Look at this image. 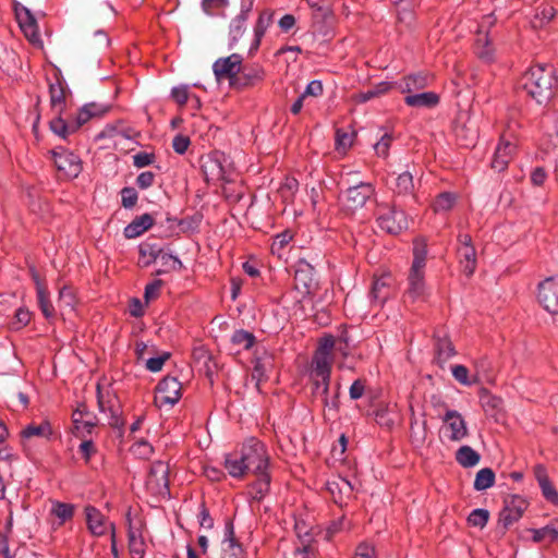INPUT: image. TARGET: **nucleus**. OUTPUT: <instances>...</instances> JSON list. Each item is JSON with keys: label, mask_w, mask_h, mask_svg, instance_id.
<instances>
[{"label": "nucleus", "mask_w": 558, "mask_h": 558, "mask_svg": "<svg viewBox=\"0 0 558 558\" xmlns=\"http://www.w3.org/2000/svg\"><path fill=\"white\" fill-rule=\"evenodd\" d=\"M327 490L331 495L333 501L340 506L352 497L353 485L344 477H333L326 484Z\"/></svg>", "instance_id": "nucleus-18"}, {"label": "nucleus", "mask_w": 558, "mask_h": 558, "mask_svg": "<svg viewBox=\"0 0 558 558\" xmlns=\"http://www.w3.org/2000/svg\"><path fill=\"white\" fill-rule=\"evenodd\" d=\"M390 88H391L390 83L380 82L379 84H377L376 86H374L373 88H371L366 92L355 94L353 96V99L356 102L363 104V102H366L375 97H379V96L386 94Z\"/></svg>", "instance_id": "nucleus-35"}, {"label": "nucleus", "mask_w": 558, "mask_h": 558, "mask_svg": "<svg viewBox=\"0 0 558 558\" xmlns=\"http://www.w3.org/2000/svg\"><path fill=\"white\" fill-rule=\"evenodd\" d=\"M181 383L177 378L165 377L156 388L155 404L158 408H172L181 399Z\"/></svg>", "instance_id": "nucleus-7"}, {"label": "nucleus", "mask_w": 558, "mask_h": 558, "mask_svg": "<svg viewBox=\"0 0 558 558\" xmlns=\"http://www.w3.org/2000/svg\"><path fill=\"white\" fill-rule=\"evenodd\" d=\"M73 424L77 432L90 433L95 427L96 422L89 413H85L83 410L77 409L73 413Z\"/></svg>", "instance_id": "nucleus-34"}, {"label": "nucleus", "mask_w": 558, "mask_h": 558, "mask_svg": "<svg viewBox=\"0 0 558 558\" xmlns=\"http://www.w3.org/2000/svg\"><path fill=\"white\" fill-rule=\"evenodd\" d=\"M229 5V0H203L202 7L206 14L217 15L220 10H225Z\"/></svg>", "instance_id": "nucleus-54"}, {"label": "nucleus", "mask_w": 558, "mask_h": 558, "mask_svg": "<svg viewBox=\"0 0 558 558\" xmlns=\"http://www.w3.org/2000/svg\"><path fill=\"white\" fill-rule=\"evenodd\" d=\"M255 337L252 332L245 330H236L231 337V343L236 348V352L240 350H248L253 347Z\"/></svg>", "instance_id": "nucleus-38"}, {"label": "nucleus", "mask_w": 558, "mask_h": 558, "mask_svg": "<svg viewBox=\"0 0 558 558\" xmlns=\"http://www.w3.org/2000/svg\"><path fill=\"white\" fill-rule=\"evenodd\" d=\"M522 87L537 104L548 102L555 95L557 78L551 65L531 66L522 76Z\"/></svg>", "instance_id": "nucleus-2"}, {"label": "nucleus", "mask_w": 558, "mask_h": 558, "mask_svg": "<svg viewBox=\"0 0 558 558\" xmlns=\"http://www.w3.org/2000/svg\"><path fill=\"white\" fill-rule=\"evenodd\" d=\"M399 193H407L413 187V177L410 172H403L397 178Z\"/></svg>", "instance_id": "nucleus-60"}, {"label": "nucleus", "mask_w": 558, "mask_h": 558, "mask_svg": "<svg viewBox=\"0 0 558 558\" xmlns=\"http://www.w3.org/2000/svg\"><path fill=\"white\" fill-rule=\"evenodd\" d=\"M399 88L402 94H408L404 100L409 106H418V94H415V92L418 89V81L415 75L405 77L399 84Z\"/></svg>", "instance_id": "nucleus-28"}, {"label": "nucleus", "mask_w": 558, "mask_h": 558, "mask_svg": "<svg viewBox=\"0 0 558 558\" xmlns=\"http://www.w3.org/2000/svg\"><path fill=\"white\" fill-rule=\"evenodd\" d=\"M527 509V501L521 496H512L506 500V505L500 512L499 521L505 527H509L517 522Z\"/></svg>", "instance_id": "nucleus-15"}, {"label": "nucleus", "mask_w": 558, "mask_h": 558, "mask_svg": "<svg viewBox=\"0 0 558 558\" xmlns=\"http://www.w3.org/2000/svg\"><path fill=\"white\" fill-rule=\"evenodd\" d=\"M243 554L241 545L234 538L233 526L227 524L223 539L221 541L220 558H241Z\"/></svg>", "instance_id": "nucleus-21"}, {"label": "nucleus", "mask_w": 558, "mask_h": 558, "mask_svg": "<svg viewBox=\"0 0 558 558\" xmlns=\"http://www.w3.org/2000/svg\"><path fill=\"white\" fill-rule=\"evenodd\" d=\"M337 347V339L332 335H325L318 340L317 349L312 359L311 377L313 380V393L319 398L328 411H336L338 408L337 398L329 400V383L331 366L333 363V351Z\"/></svg>", "instance_id": "nucleus-1"}, {"label": "nucleus", "mask_w": 558, "mask_h": 558, "mask_svg": "<svg viewBox=\"0 0 558 558\" xmlns=\"http://www.w3.org/2000/svg\"><path fill=\"white\" fill-rule=\"evenodd\" d=\"M441 433L448 440L458 442L468 437V424L460 412L446 410L441 415Z\"/></svg>", "instance_id": "nucleus-5"}, {"label": "nucleus", "mask_w": 558, "mask_h": 558, "mask_svg": "<svg viewBox=\"0 0 558 558\" xmlns=\"http://www.w3.org/2000/svg\"><path fill=\"white\" fill-rule=\"evenodd\" d=\"M145 541L138 530L129 529V550L132 558H144Z\"/></svg>", "instance_id": "nucleus-31"}, {"label": "nucleus", "mask_w": 558, "mask_h": 558, "mask_svg": "<svg viewBox=\"0 0 558 558\" xmlns=\"http://www.w3.org/2000/svg\"><path fill=\"white\" fill-rule=\"evenodd\" d=\"M52 157L57 169L66 178H77L82 171V161L78 156L63 147L53 149Z\"/></svg>", "instance_id": "nucleus-11"}, {"label": "nucleus", "mask_w": 558, "mask_h": 558, "mask_svg": "<svg viewBox=\"0 0 558 558\" xmlns=\"http://www.w3.org/2000/svg\"><path fill=\"white\" fill-rule=\"evenodd\" d=\"M131 452L141 459H147L153 453V447L146 440L141 439L133 444Z\"/></svg>", "instance_id": "nucleus-55"}, {"label": "nucleus", "mask_w": 558, "mask_h": 558, "mask_svg": "<svg viewBox=\"0 0 558 558\" xmlns=\"http://www.w3.org/2000/svg\"><path fill=\"white\" fill-rule=\"evenodd\" d=\"M392 278L389 274L375 277L371 289V302L381 306L391 295Z\"/></svg>", "instance_id": "nucleus-19"}, {"label": "nucleus", "mask_w": 558, "mask_h": 558, "mask_svg": "<svg viewBox=\"0 0 558 558\" xmlns=\"http://www.w3.org/2000/svg\"><path fill=\"white\" fill-rule=\"evenodd\" d=\"M378 228L390 234H398L408 227V220L402 210L389 206H380L377 216Z\"/></svg>", "instance_id": "nucleus-6"}, {"label": "nucleus", "mask_w": 558, "mask_h": 558, "mask_svg": "<svg viewBox=\"0 0 558 558\" xmlns=\"http://www.w3.org/2000/svg\"><path fill=\"white\" fill-rule=\"evenodd\" d=\"M203 168H204V172L207 178H210L213 180L223 179V170H222L219 159L208 158L203 163Z\"/></svg>", "instance_id": "nucleus-45"}, {"label": "nucleus", "mask_w": 558, "mask_h": 558, "mask_svg": "<svg viewBox=\"0 0 558 558\" xmlns=\"http://www.w3.org/2000/svg\"><path fill=\"white\" fill-rule=\"evenodd\" d=\"M556 15V9L550 4H544L537 8L535 19L539 21V25L550 22Z\"/></svg>", "instance_id": "nucleus-56"}, {"label": "nucleus", "mask_w": 558, "mask_h": 558, "mask_svg": "<svg viewBox=\"0 0 558 558\" xmlns=\"http://www.w3.org/2000/svg\"><path fill=\"white\" fill-rule=\"evenodd\" d=\"M170 357V353L162 352L157 356H149L143 363L145 367L153 373L160 372L162 369L163 364Z\"/></svg>", "instance_id": "nucleus-50"}, {"label": "nucleus", "mask_w": 558, "mask_h": 558, "mask_svg": "<svg viewBox=\"0 0 558 558\" xmlns=\"http://www.w3.org/2000/svg\"><path fill=\"white\" fill-rule=\"evenodd\" d=\"M495 483V473L489 468L481 469L474 480V489L477 492L490 488Z\"/></svg>", "instance_id": "nucleus-39"}, {"label": "nucleus", "mask_w": 558, "mask_h": 558, "mask_svg": "<svg viewBox=\"0 0 558 558\" xmlns=\"http://www.w3.org/2000/svg\"><path fill=\"white\" fill-rule=\"evenodd\" d=\"M515 149L517 144L513 141L502 136L494 151L490 162L492 168L497 172L506 170L515 154Z\"/></svg>", "instance_id": "nucleus-14"}, {"label": "nucleus", "mask_w": 558, "mask_h": 558, "mask_svg": "<svg viewBox=\"0 0 558 558\" xmlns=\"http://www.w3.org/2000/svg\"><path fill=\"white\" fill-rule=\"evenodd\" d=\"M137 193L133 187H124L121 191V201L124 208H132L137 202Z\"/></svg>", "instance_id": "nucleus-58"}, {"label": "nucleus", "mask_w": 558, "mask_h": 558, "mask_svg": "<svg viewBox=\"0 0 558 558\" xmlns=\"http://www.w3.org/2000/svg\"><path fill=\"white\" fill-rule=\"evenodd\" d=\"M458 255L463 272L466 276H472L476 269V251L474 246H459Z\"/></svg>", "instance_id": "nucleus-26"}, {"label": "nucleus", "mask_w": 558, "mask_h": 558, "mask_svg": "<svg viewBox=\"0 0 558 558\" xmlns=\"http://www.w3.org/2000/svg\"><path fill=\"white\" fill-rule=\"evenodd\" d=\"M59 305L61 307H69L74 310L75 306V294L71 287L64 286L59 291Z\"/></svg>", "instance_id": "nucleus-53"}, {"label": "nucleus", "mask_w": 558, "mask_h": 558, "mask_svg": "<svg viewBox=\"0 0 558 558\" xmlns=\"http://www.w3.org/2000/svg\"><path fill=\"white\" fill-rule=\"evenodd\" d=\"M74 512V507L70 504L56 501L52 504L51 513L60 519L61 523L71 519Z\"/></svg>", "instance_id": "nucleus-47"}, {"label": "nucleus", "mask_w": 558, "mask_h": 558, "mask_svg": "<svg viewBox=\"0 0 558 558\" xmlns=\"http://www.w3.org/2000/svg\"><path fill=\"white\" fill-rule=\"evenodd\" d=\"M323 84L320 81H312L307 84L305 90L301 94L304 98L311 97H319L323 94Z\"/></svg>", "instance_id": "nucleus-63"}, {"label": "nucleus", "mask_w": 558, "mask_h": 558, "mask_svg": "<svg viewBox=\"0 0 558 558\" xmlns=\"http://www.w3.org/2000/svg\"><path fill=\"white\" fill-rule=\"evenodd\" d=\"M494 51L489 37L484 33L477 34L475 39V53L477 57L485 62H490L494 59Z\"/></svg>", "instance_id": "nucleus-30"}, {"label": "nucleus", "mask_w": 558, "mask_h": 558, "mask_svg": "<svg viewBox=\"0 0 558 558\" xmlns=\"http://www.w3.org/2000/svg\"><path fill=\"white\" fill-rule=\"evenodd\" d=\"M451 373L453 378L463 386H472L477 381L476 377H470V372L464 365H453L451 367Z\"/></svg>", "instance_id": "nucleus-46"}, {"label": "nucleus", "mask_w": 558, "mask_h": 558, "mask_svg": "<svg viewBox=\"0 0 558 558\" xmlns=\"http://www.w3.org/2000/svg\"><path fill=\"white\" fill-rule=\"evenodd\" d=\"M295 287L296 289H301V286L304 289V293L311 292V287L313 284V278H312V269L306 266L305 268H299L295 271Z\"/></svg>", "instance_id": "nucleus-43"}, {"label": "nucleus", "mask_w": 558, "mask_h": 558, "mask_svg": "<svg viewBox=\"0 0 558 558\" xmlns=\"http://www.w3.org/2000/svg\"><path fill=\"white\" fill-rule=\"evenodd\" d=\"M537 301L553 315H558V277H548L537 287Z\"/></svg>", "instance_id": "nucleus-9"}, {"label": "nucleus", "mask_w": 558, "mask_h": 558, "mask_svg": "<svg viewBox=\"0 0 558 558\" xmlns=\"http://www.w3.org/2000/svg\"><path fill=\"white\" fill-rule=\"evenodd\" d=\"M52 435V427L49 423V421L44 420L40 423H32L27 425L22 432L21 436L23 438H32V437H39L49 439Z\"/></svg>", "instance_id": "nucleus-29"}, {"label": "nucleus", "mask_w": 558, "mask_h": 558, "mask_svg": "<svg viewBox=\"0 0 558 558\" xmlns=\"http://www.w3.org/2000/svg\"><path fill=\"white\" fill-rule=\"evenodd\" d=\"M192 359H193L194 364L199 369H204L207 373L210 372V365L209 364L211 362V356H210V354H209L207 349H205L202 345L194 348L193 352H192Z\"/></svg>", "instance_id": "nucleus-41"}, {"label": "nucleus", "mask_w": 558, "mask_h": 558, "mask_svg": "<svg viewBox=\"0 0 558 558\" xmlns=\"http://www.w3.org/2000/svg\"><path fill=\"white\" fill-rule=\"evenodd\" d=\"M391 144V136L389 134H384L381 138L374 145V149L379 157H386L389 151V147Z\"/></svg>", "instance_id": "nucleus-62"}, {"label": "nucleus", "mask_w": 558, "mask_h": 558, "mask_svg": "<svg viewBox=\"0 0 558 558\" xmlns=\"http://www.w3.org/2000/svg\"><path fill=\"white\" fill-rule=\"evenodd\" d=\"M532 532L534 542H553L558 537V531L553 525H546Z\"/></svg>", "instance_id": "nucleus-49"}, {"label": "nucleus", "mask_w": 558, "mask_h": 558, "mask_svg": "<svg viewBox=\"0 0 558 558\" xmlns=\"http://www.w3.org/2000/svg\"><path fill=\"white\" fill-rule=\"evenodd\" d=\"M87 529L93 536L100 537L111 534L116 531L114 524L108 518L93 506H86L84 509Z\"/></svg>", "instance_id": "nucleus-13"}, {"label": "nucleus", "mask_w": 558, "mask_h": 558, "mask_svg": "<svg viewBox=\"0 0 558 558\" xmlns=\"http://www.w3.org/2000/svg\"><path fill=\"white\" fill-rule=\"evenodd\" d=\"M354 136L353 132L338 130L336 133V149L345 153L352 146Z\"/></svg>", "instance_id": "nucleus-48"}, {"label": "nucleus", "mask_w": 558, "mask_h": 558, "mask_svg": "<svg viewBox=\"0 0 558 558\" xmlns=\"http://www.w3.org/2000/svg\"><path fill=\"white\" fill-rule=\"evenodd\" d=\"M97 401L99 411L106 415L108 424L118 426L120 422V405L117 396L109 389H102L97 385Z\"/></svg>", "instance_id": "nucleus-12"}, {"label": "nucleus", "mask_w": 558, "mask_h": 558, "mask_svg": "<svg viewBox=\"0 0 558 558\" xmlns=\"http://www.w3.org/2000/svg\"><path fill=\"white\" fill-rule=\"evenodd\" d=\"M158 260H160L162 266L166 267V270H175L182 268V263L178 257L168 253H163L162 251Z\"/></svg>", "instance_id": "nucleus-57"}, {"label": "nucleus", "mask_w": 558, "mask_h": 558, "mask_svg": "<svg viewBox=\"0 0 558 558\" xmlns=\"http://www.w3.org/2000/svg\"><path fill=\"white\" fill-rule=\"evenodd\" d=\"M49 94L51 106L61 111L65 101V89L62 82L57 80L54 83H50Z\"/></svg>", "instance_id": "nucleus-36"}, {"label": "nucleus", "mask_w": 558, "mask_h": 558, "mask_svg": "<svg viewBox=\"0 0 558 558\" xmlns=\"http://www.w3.org/2000/svg\"><path fill=\"white\" fill-rule=\"evenodd\" d=\"M242 62L243 58L238 53L217 59L213 64L216 81L220 83L227 80L230 86H238V74L240 73Z\"/></svg>", "instance_id": "nucleus-4"}, {"label": "nucleus", "mask_w": 558, "mask_h": 558, "mask_svg": "<svg viewBox=\"0 0 558 558\" xmlns=\"http://www.w3.org/2000/svg\"><path fill=\"white\" fill-rule=\"evenodd\" d=\"M440 97L435 92H422L421 93V108H435L438 106Z\"/></svg>", "instance_id": "nucleus-59"}, {"label": "nucleus", "mask_w": 558, "mask_h": 558, "mask_svg": "<svg viewBox=\"0 0 558 558\" xmlns=\"http://www.w3.org/2000/svg\"><path fill=\"white\" fill-rule=\"evenodd\" d=\"M375 189L371 183H360L345 191L342 198V206L349 213L361 209L374 195Z\"/></svg>", "instance_id": "nucleus-8"}, {"label": "nucleus", "mask_w": 558, "mask_h": 558, "mask_svg": "<svg viewBox=\"0 0 558 558\" xmlns=\"http://www.w3.org/2000/svg\"><path fill=\"white\" fill-rule=\"evenodd\" d=\"M265 72L263 68L260 66H253L243 74V81L241 82V78H238V86L236 87H244L248 85H254L258 82H262L264 80Z\"/></svg>", "instance_id": "nucleus-42"}, {"label": "nucleus", "mask_w": 558, "mask_h": 558, "mask_svg": "<svg viewBox=\"0 0 558 558\" xmlns=\"http://www.w3.org/2000/svg\"><path fill=\"white\" fill-rule=\"evenodd\" d=\"M16 20L25 37L34 45L40 44V36L35 17L24 7L15 8Z\"/></svg>", "instance_id": "nucleus-16"}, {"label": "nucleus", "mask_w": 558, "mask_h": 558, "mask_svg": "<svg viewBox=\"0 0 558 558\" xmlns=\"http://www.w3.org/2000/svg\"><path fill=\"white\" fill-rule=\"evenodd\" d=\"M489 513L485 509H474L468 517V523L472 526L484 527L488 522Z\"/></svg>", "instance_id": "nucleus-51"}, {"label": "nucleus", "mask_w": 558, "mask_h": 558, "mask_svg": "<svg viewBox=\"0 0 558 558\" xmlns=\"http://www.w3.org/2000/svg\"><path fill=\"white\" fill-rule=\"evenodd\" d=\"M456 197L451 193H441L434 202L435 211H447L452 208Z\"/></svg>", "instance_id": "nucleus-52"}, {"label": "nucleus", "mask_w": 558, "mask_h": 558, "mask_svg": "<svg viewBox=\"0 0 558 558\" xmlns=\"http://www.w3.org/2000/svg\"><path fill=\"white\" fill-rule=\"evenodd\" d=\"M242 457L247 471L255 474L265 472L268 466V456L263 442L255 438L247 439L241 447Z\"/></svg>", "instance_id": "nucleus-3"}, {"label": "nucleus", "mask_w": 558, "mask_h": 558, "mask_svg": "<svg viewBox=\"0 0 558 558\" xmlns=\"http://www.w3.org/2000/svg\"><path fill=\"white\" fill-rule=\"evenodd\" d=\"M50 129L56 135L60 136L61 138H66L70 134L76 131L74 124H69L61 118L53 119L50 122Z\"/></svg>", "instance_id": "nucleus-44"}, {"label": "nucleus", "mask_w": 558, "mask_h": 558, "mask_svg": "<svg viewBox=\"0 0 558 558\" xmlns=\"http://www.w3.org/2000/svg\"><path fill=\"white\" fill-rule=\"evenodd\" d=\"M246 21L243 17H234L230 24L229 49H234L245 33Z\"/></svg>", "instance_id": "nucleus-37"}, {"label": "nucleus", "mask_w": 558, "mask_h": 558, "mask_svg": "<svg viewBox=\"0 0 558 558\" xmlns=\"http://www.w3.org/2000/svg\"><path fill=\"white\" fill-rule=\"evenodd\" d=\"M258 476L257 481L252 485L250 489V495L254 500H262L266 494L269 492L270 477L265 472L256 474Z\"/></svg>", "instance_id": "nucleus-33"}, {"label": "nucleus", "mask_w": 558, "mask_h": 558, "mask_svg": "<svg viewBox=\"0 0 558 558\" xmlns=\"http://www.w3.org/2000/svg\"><path fill=\"white\" fill-rule=\"evenodd\" d=\"M354 558H375V548L374 546L367 543H361L356 547V551Z\"/></svg>", "instance_id": "nucleus-64"}, {"label": "nucleus", "mask_w": 558, "mask_h": 558, "mask_svg": "<svg viewBox=\"0 0 558 558\" xmlns=\"http://www.w3.org/2000/svg\"><path fill=\"white\" fill-rule=\"evenodd\" d=\"M274 12L269 10L263 11L254 26V38L250 46V53H254L260 46L262 38L266 34L269 26L272 24Z\"/></svg>", "instance_id": "nucleus-22"}, {"label": "nucleus", "mask_w": 558, "mask_h": 558, "mask_svg": "<svg viewBox=\"0 0 558 558\" xmlns=\"http://www.w3.org/2000/svg\"><path fill=\"white\" fill-rule=\"evenodd\" d=\"M169 466L162 461H156L151 464L146 486L151 494L166 496L169 494Z\"/></svg>", "instance_id": "nucleus-10"}, {"label": "nucleus", "mask_w": 558, "mask_h": 558, "mask_svg": "<svg viewBox=\"0 0 558 558\" xmlns=\"http://www.w3.org/2000/svg\"><path fill=\"white\" fill-rule=\"evenodd\" d=\"M433 339L435 354L438 363H445L456 355L454 347L449 339L448 332L445 328L435 330Z\"/></svg>", "instance_id": "nucleus-17"}, {"label": "nucleus", "mask_w": 558, "mask_h": 558, "mask_svg": "<svg viewBox=\"0 0 558 558\" xmlns=\"http://www.w3.org/2000/svg\"><path fill=\"white\" fill-rule=\"evenodd\" d=\"M534 476L541 487L544 498L555 506H558V492L549 481L546 468L543 464L534 466Z\"/></svg>", "instance_id": "nucleus-20"}, {"label": "nucleus", "mask_w": 558, "mask_h": 558, "mask_svg": "<svg viewBox=\"0 0 558 558\" xmlns=\"http://www.w3.org/2000/svg\"><path fill=\"white\" fill-rule=\"evenodd\" d=\"M223 465L228 474L232 477H243L247 472V465H245L241 449L227 453L225 456Z\"/></svg>", "instance_id": "nucleus-23"}, {"label": "nucleus", "mask_w": 558, "mask_h": 558, "mask_svg": "<svg viewBox=\"0 0 558 558\" xmlns=\"http://www.w3.org/2000/svg\"><path fill=\"white\" fill-rule=\"evenodd\" d=\"M154 225V218L149 214H143L136 217L124 228V235L128 239H135L142 235Z\"/></svg>", "instance_id": "nucleus-24"}, {"label": "nucleus", "mask_w": 558, "mask_h": 558, "mask_svg": "<svg viewBox=\"0 0 558 558\" xmlns=\"http://www.w3.org/2000/svg\"><path fill=\"white\" fill-rule=\"evenodd\" d=\"M350 530V523L345 521V519L342 517L337 521H333L330 523V525L327 527L326 532V538H331L336 533Z\"/></svg>", "instance_id": "nucleus-61"}, {"label": "nucleus", "mask_w": 558, "mask_h": 558, "mask_svg": "<svg viewBox=\"0 0 558 558\" xmlns=\"http://www.w3.org/2000/svg\"><path fill=\"white\" fill-rule=\"evenodd\" d=\"M33 278L36 283V291H37V301L39 304V307L44 314V316L48 319L52 318L54 316V308L49 301V293L46 289V287L40 281L39 277L34 272Z\"/></svg>", "instance_id": "nucleus-25"}, {"label": "nucleus", "mask_w": 558, "mask_h": 558, "mask_svg": "<svg viewBox=\"0 0 558 558\" xmlns=\"http://www.w3.org/2000/svg\"><path fill=\"white\" fill-rule=\"evenodd\" d=\"M396 417L393 409L388 405H379L375 411V421L380 426L391 427L396 422Z\"/></svg>", "instance_id": "nucleus-40"}, {"label": "nucleus", "mask_w": 558, "mask_h": 558, "mask_svg": "<svg viewBox=\"0 0 558 558\" xmlns=\"http://www.w3.org/2000/svg\"><path fill=\"white\" fill-rule=\"evenodd\" d=\"M161 248L154 243L144 242L138 246V265L141 267H148L154 262L158 260Z\"/></svg>", "instance_id": "nucleus-27"}, {"label": "nucleus", "mask_w": 558, "mask_h": 558, "mask_svg": "<svg viewBox=\"0 0 558 558\" xmlns=\"http://www.w3.org/2000/svg\"><path fill=\"white\" fill-rule=\"evenodd\" d=\"M480 459L481 456L470 446H462L456 452L457 462L464 468L475 466Z\"/></svg>", "instance_id": "nucleus-32"}]
</instances>
